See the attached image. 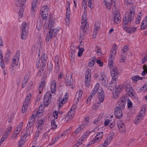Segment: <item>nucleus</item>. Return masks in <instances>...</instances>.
Returning a JSON list of instances; mask_svg holds the SVG:
<instances>
[{"label":"nucleus","mask_w":147,"mask_h":147,"mask_svg":"<svg viewBox=\"0 0 147 147\" xmlns=\"http://www.w3.org/2000/svg\"><path fill=\"white\" fill-rule=\"evenodd\" d=\"M129 82L128 81L124 83L123 84V87L125 89L127 93L125 94V96L121 97L119 99L117 104L116 109H123L125 108V105L126 103V100L127 101V106L129 107Z\"/></svg>","instance_id":"1"},{"label":"nucleus","mask_w":147,"mask_h":147,"mask_svg":"<svg viewBox=\"0 0 147 147\" xmlns=\"http://www.w3.org/2000/svg\"><path fill=\"white\" fill-rule=\"evenodd\" d=\"M51 99V94L50 92H47L44 96V104H41L39 107V109L36 114V116L39 117L42 115L43 110L42 107H47L50 104Z\"/></svg>","instance_id":"2"},{"label":"nucleus","mask_w":147,"mask_h":147,"mask_svg":"<svg viewBox=\"0 0 147 147\" xmlns=\"http://www.w3.org/2000/svg\"><path fill=\"white\" fill-rule=\"evenodd\" d=\"M87 20L86 12L85 10L82 16V25L81 28L84 33H87L89 29L88 24L86 22Z\"/></svg>","instance_id":"3"},{"label":"nucleus","mask_w":147,"mask_h":147,"mask_svg":"<svg viewBox=\"0 0 147 147\" xmlns=\"http://www.w3.org/2000/svg\"><path fill=\"white\" fill-rule=\"evenodd\" d=\"M31 93H29L27 95L22 108V113H24L27 111L29 105L31 101Z\"/></svg>","instance_id":"4"},{"label":"nucleus","mask_w":147,"mask_h":147,"mask_svg":"<svg viewBox=\"0 0 147 147\" xmlns=\"http://www.w3.org/2000/svg\"><path fill=\"white\" fill-rule=\"evenodd\" d=\"M33 130L32 129L27 130V131H26V133L21 136L18 144V146H19L22 147L25 143L27 137L28 136H30Z\"/></svg>","instance_id":"5"},{"label":"nucleus","mask_w":147,"mask_h":147,"mask_svg":"<svg viewBox=\"0 0 147 147\" xmlns=\"http://www.w3.org/2000/svg\"><path fill=\"white\" fill-rule=\"evenodd\" d=\"M26 22L24 21L21 26L22 29L21 38L23 40H25L28 36V27Z\"/></svg>","instance_id":"6"},{"label":"nucleus","mask_w":147,"mask_h":147,"mask_svg":"<svg viewBox=\"0 0 147 147\" xmlns=\"http://www.w3.org/2000/svg\"><path fill=\"white\" fill-rule=\"evenodd\" d=\"M122 28L123 30L129 33V13H127L124 15L123 22Z\"/></svg>","instance_id":"7"},{"label":"nucleus","mask_w":147,"mask_h":147,"mask_svg":"<svg viewBox=\"0 0 147 147\" xmlns=\"http://www.w3.org/2000/svg\"><path fill=\"white\" fill-rule=\"evenodd\" d=\"M49 7L47 5L42 7L40 9V13L41 17L43 20L47 19L48 16Z\"/></svg>","instance_id":"8"},{"label":"nucleus","mask_w":147,"mask_h":147,"mask_svg":"<svg viewBox=\"0 0 147 147\" xmlns=\"http://www.w3.org/2000/svg\"><path fill=\"white\" fill-rule=\"evenodd\" d=\"M111 72L113 80L117 81L119 74L117 68V67H112L111 68Z\"/></svg>","instance_id":"9"},{"label":"nucleus","mask_w":147,"mask_h":147,"mask_svg":"<svg viewBox=\"0 0 147 147\" xmlns=\"http://www.w3.org/2000/svg\"><path fill=\"white\" fill-rule=\"evenodd\" d=\"M115 134L111 132L108 135L104 142L100 145V147H106L110 143L114 136Z\"/></svg>","instance_id":"10"},{"label":"nucleus","mask_w":147,"mask_h":147,"mask_svg":"<svg viewBox=\"0 0 147 147\" xmlns=\"http://www.w3.org/2000/svg\"><path fill=\"white\" fill-rule=\"evenodd\" d=\"M145 107H142L141 108V111L139 113V115L135 118L134 122L136 124L139 123L144 116Z\"/></svg>","instance_id":"11"},{"label":"nucleus","mask_w":147,"mask_h":147,"mask_svg":"<svg viewBox=\"0 0 147 147\" xmlns=\"http://www.w3.org/2000/svg\"><path fill=\"white\" fill-rule=\"evenodd\" d=\"M129 49L128 47L126 45L122 49V54L121 56V59H120V62H123L125 60L126 56L127 54V51Z\"/></svg>","instance_id":"12"},{"label":"nucleus","mask_w":147,"mask_h":147,"mask_svg":"<svg viewBox=\"0 0 147 147\" xmlns=\"http://www.w3.org/2000/svg\"><path fill=\"white\" fill-rule=\"evenodd\" d=\"M91 71L90 70H88L86 72L85 78V84L86 85L89 87L90 84Z\"/></svg>","instance_id":"13"},{"label":"nucleus","mask_w":147,"mask_h":147,"mask_svg":"<svg viewBox=\"0 0 147 147\" xmlns=\"http://www.w3.org/2000/svg\"><path fill=\"white\" fill-rule=\"evenodd\" d=\"M35 121V116L32 115L29 119L28 123L26 127V131L31 129V128L33 126Z\"/></svg>","instance_id":"14"},{"label":"nucleus","mask_w":147,"mask_h":147,"mask_svg":"<svg viewBox=\"0 0 147 147\" xmlns=\"http://www.w3.org/2000/svg\"><path fill=\"white\" fill-rule=\"evenodd\" d=\"M116 0H103V2L105 3L107 8L110 9L111 5L115 6Z\"/></svg>","instance_id":"15"},{"label":"nucleus","mask_w":147,"mask_h":147,"mask_svg":"<svg viewBox=\"0 0 147 147\" xmlns=\"http://www.w3.org/2000/svg\"><path fill=\"white\" fill-rule=\"evenodd\" d=\"M117 125L120 132L123 133L125 130V127L123 121L121 120H119L117 121Z\"/></svg>","instance_id":"16"},{"label":"nucleus","mask_w":147,"mask_h":147,"mask_svg":"<svg viewBox=\"0 0 147 147\" xmlns=\"http://www.w3.org/2000/svg\"><path fill=\"white\" fill-rule=\"evenodd\" d=\"M20 56V51L19 50H18L12 59V63L13 64L18 65L19 61Z\"/></svg>","instance_id":"17"},{"label":"nucleus","mask_w":147,"mask_h":147,"mask_svg":"<svg viewBox=\"0 0 147 147\" xmlns=\"http://www.w3.org/2000/svg\"><path fill=\"white\" fill-rule=\"evenodd\" d=\"M102 91H103L102 88L100 86L99 83H97L90 93L92 94L95 95L96 92L98 93L99 92H102Z\"/></svg>","instance_id":"18"},{"label":"nucleus","mask_w":147,"mask_h":147,"mask_svg":"<svg viewBox=\"0 0 147 147\" xmlns=\"http://www.w3.org/2000/svg\"><path fill=\"white\" fill-rule=\"evenodd\" d=\"M75 113L74 108H71V110L68 112L67 115L65 118V120H67V121H68V119H72V117L74 115Z\"/></svg>","instance_id":"19"},{"label":"nucleus","mask_w":147,"mask_h":147,"mask_svg":"<svg viewBox=\"0 0 147 147\" xmlns=\"http://www.w3.org/2000/svg\"><path fill=\"white\" fill-rule=\"evenodd\" d=\"M120 19L121 17L119 12L116 11L113 20L114 23L116 24L119 23L121 22Z\"/></svg>","instance_id":"20"},{"label":"nucleus","mask_w":147,"mask_h":147,"mask_svg":"<svg viewBox=\"0 0 147 147\" xmlns=\"http://www.w3.org/2000/svg\"><path fill=\"white\" fill-rule=\"evenodd\" d=\"M136 7L135 6H132L130 9V13L129 14V21H131L133 20L134 16L135 15Z\"/></svg>","instance_id":"21"},{"label":"nucleus","mask_w":147,"mask_h":147,"mask_svg":"<svg viewBox=\"0 0 147 147\" xmlns=\"http://www.w3.org/2000/svg\"><path fill=\"white\" fill-rule=\"evenodd\" d=\"M55 22L53 20L50 19L49 21V24L45 23L44 25L45 26H46L45 28H48L49 29H51L54 25Z\"/></svg>","instance_id":"22"},{"label":"nucleus","mask_w":147,"mask_h":147,"mask_svg":"<svg viewBox=\"0 0 147 147\" xmlns=\"http://www.w3.org/2000/svg\"><path fill=\"white\" fill-rule=\"evenodd\" d=\"M122 109H115V110L114 114L116 117L118 119L121 118L122 116Z\"/></svg>","instance_id":"23"},{"label":"nucleus","mask_w":147,"mask_h":147,"mask_svg":"<svg viewBox=\"0 0 147 147\" xmlns=\"http://www.w3.org/2000/svg\"><path fill=\"white\" fill-rule=\"evenodd\" d=\"M102 116L100 115L94 121V124H96V126H99L103 122V120L102 119Z\"/></svg>","instance_id":"24"},{"label":"nucleus","mask_w":147,"mask_h":147,"mask_svg":"<svg viewBox=\"0 0 147 147\" xmlns=\"http://www.w3.org/2000/svg\"><path fill=\"white\" fill-rule=\"evenodd\" d=\"M117 84L116 81L113 80L112 79L111 82L109 84L108 89L111 91L112 90L114 89L115 87L117 86H116Z\"/></svg>","instance_id":"25"},{"label":"nucleus","mask_w":147,"mask_h":147,"mask_svg":"<svg viewBox=\"0 0 147 147\" xmlns=\"http://www.w3.org/2000/svg\"><path fill=\"white\" fill-rule=\"evenodd\" d=\"M90 125V122L89 120V117L87 116L85 118L81 125L84 128H85L86 126H88Z\"/></svg>","instance_id":"26"},{"label":"nucleus","mask_w":147,"mask_h":147,"mask_svg":"<svg viewBox=\"0 0 147 147\" xmlns=\"http://www.w3.org/2000/svg\"><path fill=\"white\" fill-rule=\"evenodd\" d=\"M51 89L52 92L54 93L56 91V83L55 80H53L51 84Z\"/></svg>","instance_id":"27"},{"label":"nucleus","mask_w":147,"mask_h":147,"mask_svg":"<svg viewBox=\"0 0 147 147\" xmlns=\"http://www.w3.org/2000/svg\"><path fill=\"white\" fill-rule=\"evenodd\" d=\"M83 93V91L81 90H79L77 92L76 95L75 99V100L76 99L77 100L76 101H80L81 100Z\"/></svg>","instance_id":"28"},{"label":"nucleus","mask_w":147,"mask_h":147,"mask_svg":"<svg viewBox=\"0 0 147 147\" xmlns=\"http://www.w3.org/2000/svg\"><path fill=\"white\" fill-rule=\"evenodd\" d=\"M105 75L104 74V76L103 77V74H101L102 76V79H100V81H101V84L103 86H107L108 84V81L107 78Z\"/></svg>","instance_id":"29"},{"label":"nucleus","mask_w":147,"mask_h":147,"mask_svg":"<svg viewBox=\"0 0 147 147\" xmlns=\"http://www.w3.org/2000/svg\"><path fill=\"white\" fill-rule=\"evenodd\" d=\"M99 101L100 102H102L104 101L105 98V94L103 91H102V92H99L97 93Z\"/></svg>","instance_id":"30"},{"label":"nucleus","mask_w":147,"mask_h":147,"mask_svg":"<svg viewBox=\"0 0 147 147\" xmlns=\"http://www.w3.org/2000/svg\"><path fill=\"white\" fill-rule=\"evenodd\" d=\"M38 2V0H32L31 5V12L34 14L35 11V9L36 7V4Z\"/></svg>","instance_id":"31"},{"label":"nucleus","mask_w":147,"mask_h":147,"mask_svg":"<svg viewBox=\"0 0 147 147\" xmlns=\"http://www.w3.org/2000/svg\"><path fill=\"white\" fill-rule=\"evenodd\" d=\"M117 49V46L116 44H114L111 50V51L110 53L111 56L112 57H115L116 53V50Z\"/></svg>","instance_id":"32"},{"label":"nucleus","mask_w":147,"mask_h":147,"mask_svg":"<svg viewBox=\"0 0 147 147\" xmlns=\"http://www.w3.org/2000/svg\"><path fill=\"white\" fill-rule=\"evenodd\" d=\"M122 87L121 85H119L115 87V88L113 90V92H115V93H116L120 95L122 90Z\"/></svg>","instance_id":"33"},{"label":"nucleus","mask_w":147,"mask_h":147,"mask_svg":"<svg viewBox=\"0 0 147 147\" xmlns=\"http://www.w3.org/2000/svg\"><path fill=\"white\" fill-rule=\"evenodd\" d=\"M37 128L40 129H42L44 125L43 121L42 120H38L36 123Z\"/></svg>","instance_id":"34"},{"label":"nucleus","mask_w":147,"mask_h":147,"mask_svg":"<svg viewBox=\"0 0 147 147\" xmlns=\"http://www.w3.org/2000/svg\"><path fill=\"white\" fill-rule=\"evenodd\" d=\"M129 92H130V94H129V96H131L133 98L137 99V96L135 94V92L132 88L129 87Z\"/></svg>","instance_id":"35"},{"label":"nucleus","mask_w":147,"mask_h":147,"mask_svg":"<svg viewBox=\"0 0 147 147\" xmlns=\"http://www.w3.org/2000/svg\"><path fill=\"white\" fill-rule=\"evenodd\" d=\"M44 21L41 20L38 21L36 25V28L38 30H40L42 28L43 25Z\"/></svg>","instance_id":"36"},{"label":"nucleus","mask_w":147,"mask_h":147,"mask_svg":"<svg viewBox=\"0 0 147 147\" xmlns=\"http://www.w3.org/2000/svg\"><path fill=\"white\" fill-rule=\"evenodd\" d=\"M71 79V77H67L65 79V83L67 86H70L72 84V81Z\"/></svg>","instance_id":"37"},{"label":"nucleus","mask_w":147,"mask_h":147,"mask_svg":"<svg viewBox=\"0 0 147 147\" xmlns=\"http://www.w3.org/2000/svg\"><path fill=\"white\" fill-rule=\"evenodd\" d=\"M59 29V28H56L51 30L50 31L52 33V35L53 37L56 36L58 33V32Z\"/></svg>","instance_id":"38"},{"label":"nucleus","mask_w":147,"mask_h":147,"mask_svg":"<svg viewBox=\"0 0 147 147\" xmlns=\"http://www.w3.org/2000/svg\"><path fill=\"white\" fill-rule=\"evenodd\" d=\"M53 37V36L52 35V33L49 31L48 33H47L46 37V40L47 42H49L50 39Z\"/></svg>","instance_id":"39"},{"label":"nucleus","mask_w":147,"mask_h":147,"mask_svg":"<svg viewBox=\"0 0 147 147\" xmlns=\"http://www.w3.org/2000/svg\"><path fill=\"white\" fill-rule=\"evenodd\" d=\"M140 76L138 75L133 76L131 79L133 82L134 83H137V81L140 80Z\"/></svg>","instance_id":"40"},{"label":"nucleus","mask_w":147,"mask_h":147,"mask_svg":"<svg viewBox=\"0 0 147 147\" xmlns=\"http://www.w3.org/2000/svg\"><path fill=\"white\" fill-rule=\"evenodd\" d=\"M84 128V127H82V126L81 125H80L79 127L77 128L75 131V134L76 135L78 134Z\"/></svg>","instance_id":"41"},{"label":"nucleus","mask_w":147,"mask_h":147,"mask_svg":"<svg viewBox=\"0 0 147 147\" xmlns=\"http://www.w3.org/2000/svg\"><path fill=\"white\" fill-rule=\"evenodd\" d=\"M99 29V27L98 26L95 24L94 27V30L93 32V36L95 35Z\"/></svg>","instance_id":"42"},{"label":"nucleus","mask_w":147,"mask_h":147,"mask_svg":"<svg viewBox=\"0 0 147 147\" xmlns=\"http://www.w3.org/2000/svg\"><path fill=\"white\" fill-rule=\"evenodd\" d=\"M147 26V23L144 20H143L141 25V28L142 30L145 29Z\"/></svg>","instance_id":"43"},{"label":"nucleus","mask_w":147,"mask_h":147,"mask_svg":"<svg viewBox=\"0 0 147 147\" xmlns=\"http://www.w3.org/2000/svg\"><path fill=\"white\" fill-rule=\"evenodd\" d=\"M75 52V51L74 50H71L69 56L71 61L73 60L74 57Z\"/></svg>","instance_id":"44"},{"label":"nucleus","mask_w":147,"mask_h":147,"mask_svg":"<svg viewBox=\"0 0 147 147\" xmlns=\"http://www.w3.org/2000/svg\"><path fill=\"white\" fill-rule=\"evenodd\" d=\"M23 123L22 122H20L16 127V130L17 131H19L20 132V131L23 128Z\"/></svg>","instance_id":"45"},{"label":"nucleus","mask_w":147,"mask_h":147,"mask_svg":"<svg viewBox=\"0 0 147 147\" xmlns=\"http://www.w3.org/2000/svg\"><path fill=\"white\" fill-rule=\"evenodd\" d=\"M19 131H17V130H16L13 133V134L11 137L12 139H14L18 136V134L20 133Z\"/></svg>","instance_id":"46"},{"label":"nucleus","mask_w":147,"mask_h":147,"mask_svg":"<svg viewBox=\"0 0 147 147\" xmlns=\"http://www.w3.org/2000/svg\"><path fill=\"white\" fill-rule=\"evenodd\" d=\"M94 96V95H93L91 93H90V94L89 96L88 97L86 101V102L87 104H90V102L92 98H93V96Z\"/></svg>","instance_id":"47"},{"label":"nucleus","mask_w":147,"mask_h":147,"mask_svg":"<svg viewBox=\"0 0 147 147\" xmlns=\"http://www.w3.org/2000/svg\"><path fill=\"white\" fill-rule=\"evenodd\" d=\"M78 49H79V50L78 53V57H80L82 55L83 52L84 51V49L83 48H78Z\"/></svg>","instance_id":"48"},{"label":"nucleus","mask_w":147,"mask_h":147,"mask_svg":"<svg viewBox=\"0 0 147 147\" xmlns=\"http://www.w3.org/2000/svg\"><path fill=\"white\" fill-rule=\"evenodd\" d=\"M51 125L52 129H55L57 127V125L55 123V120L53 119L51 122Z\"/></svg>","instance_id":"49"},{"label":"nucleus","mask_w":147,"mask_h":147,"mask_svg":"<svg viewBox=\"0 0 147 147\" xmlns=\"http://www.w3.org/2000/svg\"><path fill=\"white\" fill-rule=\"evenodd\" d=\"M96 59H93V60H92L90 62H89L88 63V66L90 67H92L93 66L94 64V62L95 61H96Z\"/></svg>","instance_id":"50"},{"label":"nucleus","mask_w":147,"mask_h":147,"mask_svg":"<svg viewBox=\"0 0 147 147\" xmlns=\"http://www.w3.org/2000/svg\"><path fill=\"white\" fill-rule=\"evenodd\" d=\"M70 3L69 1H67L66 3V12H70Z\"/></svg>","instance_id":"51"},{"label":"nucleus","mask_w":147,"mask_h":147,"mask_svg":"<svg viewBox=\"0 0 147 147\" xmlns=\"http://www.w3.org/2000/svg\"><path fill=\"white\" fill-rule=\"evenodd\" d=\"M136 30V28L135 27L129 28V33L131 34L132 33H134L135 32Z\"/></svg>","instance_id":"52"},{"label":"nucleus","mask_w":147,"mask_h":147,"mask_svg":"<svg viewBox=\"0 0 147 147\" xmlns=\"http://www.w3.org/2000/svg\"><path fill=\"white\" fill-rule=\"evenodd\" d=\"M87 3L86 0H83L82 2V7H84V9L87 8Z\"/></svg>","instance_id":"53"},{"label":"nucleus","mask_w":147,"mask_h":147,"mask_svg":"<svg viewBox=\"0 0 147 147\" xmlns=\"http://www.w3.org/2000/svg\"><path fill=\"white\" fill-rule=\"evenodd\" d=\"M97 136L98 135H96L95 138L93 139L95 141V143L98 142L100 140V137H98Z\"/></svg>","instance_id":"54"},{"label":"nucleus","mask_w":147,"mask_h":147,"mask_svg":"<svg viewBox=\"0 0 147 147\" xmlns=\"http://www.w3.org/2000/svg\"><path fill=\"white\" fill-rule=\"evenodd\" d=\"M120 95H119V94H117L116 93H115V92H113V99H117L118 98L119 96Z\"/></svg>","instance_id":"55"},{"label":"nucleus","mask_w":147,"mask_h":147,"mask_svg":"<svg viewBox=\"0 0 147 147\" xmlns=\"http://www.w3.org/2000/svg\"><path fill=\"white\" fill-rule=\"evenodd\" d=\"M49 131H47L44 134L42 137V138L43 139H45L46 138H48V134L47 133L49 132Z\"/></svg>","instance_id":"56"},{"label":"nucleus","mask_w":147,"mask_h":147,"mask_svg":"<svg viewBox=\"0 0 147 147\" xmlns=\"http://www.w3.org/2000/svg\"><path fill=\"white\" fill-rule=\"evenodd\" d=\"M88 6L91 9H92L93 8V6H92V0H88Z\"/></svg>","instance_id":"57"},{"label":"nucleus","mask_w":147,"mask_h":147,"mask_svg":"<svg viewBox=\"0 0 147 147\" xmlns=\"http://www.w3.org/2000/svg\"><path fill=\"white\" fill-rule=\"evenodd\" d=\"M147 60V55H146L144 58L142 59V63L144 64Z\"/></svg>","instance_id":"58"},{"label":"nucleus","mask_w":147,"mask_h":147,"mask_svg":"<svg viewBox=\"0 0 147 147\" xmlns=\"http://www.w3.org/2000/svg\"><path fill=\"white\" fill-rule=\"evenodd\" d=\"M95 143V141L92 140L89 142L88 144L86 146V147H89L90 145Z\"/></svg>","instance_id":"59"},{"label":"nucleus","mask_w":147,"mask_h":147,"mask_svg":"<svg viewBox=\"0 0 147 147\" xmlns=\"http://www.w3.org/2000/svg\"><path fill=\"white\" fill-rule=\"evenodd\" d=\"M0 66L2 69H4L5 67V65L3 62V61H2L0 62Z\"/></svg>","instance_id":"60"},{"label":"nucleus","mask_w":147,"mask_h":147,"mask_svg":"<svg viewBox=\"0 0 147 147\" xmlns=\"http://www.w3.org/2000/svg\"><path fill=\"white\" fill-rule=\"evenodd\" d=\"M58 114V112L56 111H55L53 113V116H54V119H57V118Z\"/></svg>","instance_id":"61"},{"label":"nucleus","mask_w":147,"mask_h":147,"mask_svg":"<svg viewBox=\"0 0 147 147\" xmlns=\"http://www.w3.org/2000/svg\"><path fill=\"white\" fill-rule=\"evenodd\" d=\"M103 135V132H100L99 133H98L96 135H98L97 137L98 138L100 137V140H101L102 137Z\"/></svg>","instance_id":"62"},{"label":"nucleus","mask_w":147,"mask_h":147,"mask_svg":"<svg viewBox=\"0 0 147 147\" xmlns=\"http://www.w3.org/2000/svg\"><path fill=\"white\" fill-rule=\"evenodd\" d=\"M97 64L99 65L100 66H102L103 65V63L101 62V60H96V61Z\"/></svg>","instance_id":"63"},{"label":"nucleus","mask_w":147,"mask_h":147,"mask_svg":"<svg viewBox=\"0 0 147 147\" xmlns=\"http://www.w3.org/2000/svg\"><path fill=\"white\" fill-rule=\"evenodd\" d=\"M66 102H64L63 101V100H62V101H61V102H60L59 103V108H61V107Z\"/></svg>","instance_id":"64"}]
</instances>
